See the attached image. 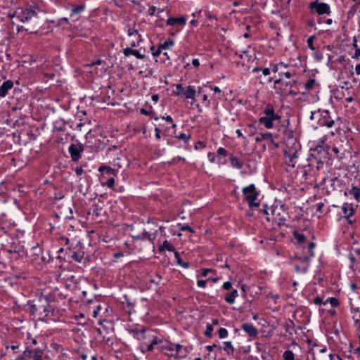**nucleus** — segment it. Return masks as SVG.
I'll return each instance as SVG.
<instances>
[{"instance_id":"1","label":"nucleus","mask_w":360,"mask_h":360,"mask_svg":"<svg viewBox=\"0 0 360 360\" xmlns=\"http://www.w3.org/2000/svg\"><path fill=\"white\" fill-rule=\"evenodd\" d=\"M283 140L284 142L283 153L285 158H288V165L295 167V159L298 158V151L300 150V144L293 136L292 131L283 127Z\"/></svg>"},{"instance_id":"2","label":"nucleus","mask_w":360,"mask_h":360,"mask_svg":"<svg viewBox=\"0 0 360 360\" xmlns=\"http://www.w3.org/2000/svg\"><path fill=\"white\" fill-rule=\"evenodd\" d=\"M38 10L34 6H26L25 8H18L12 13H8L11 18H16L22 22H29L30 20H37Z\"/></svg>"},{"instance_id":"3","label":"nucleus","mask_w":360,"mask_h":360,"mask_svg":"<svg viewBox=\"0 0 360 360\" xmlns=\"http://www.w3.org/2000/svg\"><path fill=\"white\" fill-rule=\"evenodd\" d=\"M287 79L284 77H278L274 82L276 93L283 97L296 94V92L292 90V86L296 83V79Z\"/></svg>"},{"instance_id":"4","label":"nucleus","mask_w":360,"mask_h":360,"mask_svg":"<svg viewBox=\"0 0 360 360\" xmlns=\"http://www.w3.org/2000/svg\"><path fill=\"white\" fill-rule=\"evenodd\" d=\"M244 200L247 201L248 206L252 207H258L259 202H257L259 195V191H257L255 184H252L242 189Z\"/></svg>"},{"instance_id":"5","label":"nucleus","mask_w":360,"mask_h":360,"mask_svg":"<svg viewBox=\"0 0 360 360\" xmlns=\"http://www.w3.org/2000/svg\"><path fill=\"white\" fill-rule=\"evenodd\" d=\"M264 117H261L259 120V123L263 124L266 128L271 129L273 127V122L279 120L281 116L274 112V108L271 105H266L264 110Z\"/></svg>"},{"instance_id":"6","label":"nucleus","mask_w":360,"mask_h":360,"mask_svg":"<svg viewBox=\"0 0 360 360\" xmlns=\"http://www.w3.org/2000/svg\"><path fill=\"white\" fill-rule=\"evenodd\" d=\"M36 302L40 314L48 316L50 313H53V309L50 304V298L49 296L41 295L38 299L36 300Z\"/></svg>"},{"instance_id":"7","label":"nucleus","mask_w":360,"mask_h":360,"mask_svg":"<svg viewBox=\"0 0 360 360\" xmlns=\"http://www.w3.org/2000/svg\"><path fill=\"white\" fill-rule=\"evenodd\" d=\"M288 65L283 63H279L271 65V71L274 73H278L279 77H284L290 79L294 75L295 71L293 69L289 70Z\"/></svg>"},{"instance_id":"8","label":"nucleus","mask_w":360,"mask_h":360,"mask_svg":"<svg viewBox=\"0 0 360 360\" xmlns=\"http://www.w3.org/2000/svg\"><path fill=\"white\" fill-rule=\"evenodd\" d=\"M84 150V145L80 143L77 144H71L68 148V152L70 155L72 160L74 162H77L80 159Z\"/></svg>"},{"instance_id":"9","label":"nucleus","mask_w":360,"mask_h":360,"mask_svg":"<svg viewBox=\"0 0 360 360\" xmlns=\"http://www.w3.org/2000/svg\"><path fill=\"white\" fill-rule=\"evenodd\" d=\"M42 355L43 351L36 348H27L22 354L24 359L27 360H42Z\"/></svg>"},{"instance_id":"10","label":"nucleus","mask_w":360,"mask_h":360,"mask_svg":"<svg viewBox=\"0 0 360 360\" xmlns=\"http://www.w3.org/2000/svg\"><path fill=\"white\" fill-rule=\"evenodd\" d=\"M318 112H320L318 124L322 127H331L334 124V120L330 117L329 111L326 110L320 112L319 110Z\"/></svg>"},{"instance_id":"11","label":"nucleus","mask_w":360,"mask_h":360,"mask_svg":"<svg viewBox=\"0 0 360 360\" xmlns=\"http://www.w3.org/2000/svg\"><path fill=\"white\" fill-rule=\"evenodd\" d=\"M30 25L28 27H25V26H18L17 31L19 32L20 31H25L27 32L30 33H37V29L40 27V20L39 19V17L37 16V21L35 20H30Z\"/></svg>"},{"instance_id":"12","label":"nucleus","mask_w":360,"mask_h":360,"mask_svg":"<svg viewBox=\"0 0 360 360\" xmlns=\"http://www.w3.org/2000/svg\"><path fill=\"white\" fill-rule=\"evenodd\" d=\"M332 11L330 6L324 2H319L316 0V15H330Z\"/></svg>"},{"instance_id":"13","label":"nucleus","mask_w":360,"mask_h":360,"mask_svg":"<svg viewBox=\"0 0 360 360\" xmlns=\"http://www.w3.org/2000/svg\"><path fill=\"white\" fill-rule=\"evenodd\" d=\"M164 131L167 136H170L172 137H176L179 139L183 140L184 143H187L191 138L190 134L181 133L179 135L176 134L175 129L171 130L169 127H167L164 129Z\"/></svg>"},{"instance_id":"14","label":"nucleus","mask_w":360,"mask_h":360,"mask_svg":"<svg viewBox=\"0 0 360 360\" xmlns=\"http://www.w3.org/2000/svg\"><path fill=\"white\" fill-rule=\"evenodd\" d=\"M157 349L168 356H174V344L172 342H168L165 345L158 346Z\"/></svg>"},{"instance_id":"15","label":"nucleus","mask_w":360,"mask_h":360,"mask_svg":"<svg viewBox=\"0 0 360 360\" xmlns=\"http://www.w3.org/2000/svg\"><path fill=\"white\" fill-rule=\"evenodd\" d=\"M241 328L250 336L257 337L258 335L257 329L254 326L252 323H245L242 324Z\"/></svg>"},{"instance_id":"16","label":"nucleus","mask_w":360,"mask_h":360,"mask_svg":"<svg viewBox=\"0 0 360 360\" xmlns=\"http://www.w3.org/2000/svg\"><path fill=\"white\" fill-rule=\"evenodd\" d=\"M328 302L330 304L331 307H335L339 304L338 300L335 297H328L326 301H323L321 297L316 296V305L321 306L323 304L326 306Z\"/></svg>"},{"instance_id":"17","label":"nucleus","mask_w":360,"mask_h":360,"mask_svg":"<svg viewBox=\"0 0 360 360\" xmlns=\"http://www.w3.org/2000/svg\"><path fill=\"white\" fill-rule=\"evenodd\" d=\"M195 93L196 91L194 86H188L184 87L181 95L184 96L186 99H191L193 103L195 101Z\"/></svg>"},{"instance_id":"18","label":"nucleus","mask_w":360,"mask_h":360,"mask_svg":"<svg viewBox=\"0 0 360 360\" xmlns=\"http://www.w3.org/2000/svg\"><path fill=\"white\" fill-rule=\"evenodd\" d=\"M13 86V82L12 80H6L0 85V97H5L8 91Z\"/></svg>"},{"instance_id":"19","label":"nucleus","mask_w":360,"mask_h":360,"mask_svg":"<svg viewBox=\"0 0 360 360\" xmlns=\"http://www.w3.org/2000/svg\"><path fill=\"white\" fill-rule=\"evenodd\" d=\"M272 220L275 221L278 226H282L285 224L286 221V217L285 215H281L276 209L272 210Z\"/></svg>"},{"instance_id":"20","label":"nucleus","mask_w":360,"mask_h":360,"mask_svg":"<svg viewBox=\"0 0 360 360\" xmlns=\"http://www.w3.org/2000/svg\"><path fill=\"white\" fill-rule=\"evenodd\" d=\"M330 146L328 145H324L323 141H320V143L316 145V153L321 154L323 158H326L327 155L329 154Z\"/></svg>"},{"instance_id":"21","label":"nucleus","mask_w":360,"mask_h":360,"mask_svg":"<svg viewBox=\"0 0 360 360\" xmlns=\"http://www.w3.org/2000/svg\"><path fill=\"white\" fill-rule=\"evenodd\" d=\"M150 339H151V342L149 345H146L145 343L143 344V345L146 346L147 352H152L154 349L155 345L160 346L159 345H161L163 342L162 339L154 335H152Z\"/></svg>"},{"instance_id":"22","label":"nucleus","mask_w":360,"mask_h":360,"mask_svg":"<svg viewBox=\"0 0 360 360\" xmlns=\"http://www.w3.org/2000/svg\"><path fill=\"white\" fill-rule=\"evenodd\" d=\"M186 18L181 16L179 18H169L166 23L168 25L173 26L174 25H184L186 24Z\"/></svg>"},{"instance_id":"23","label":"nucleus","mask_w":360,"mask_h":360,"mask_svg":"<svg viewBox=\"0 0 360 360\" xmlns=\"http://www.w3.org/2000/svg\"><path fill=\"white\" fill-rule=\"evenodd\" d=\"M123 53L125 56L133 55L138 59H143L145 58L144 54H141L138 50H134L129 47L124 49L123 50Z\"/></svg>"},{"instance_id":"24","label":"nucleus","mask_w":360,"mask_h":360,"mask_svg":"<svg viewBox=\"0 0 360 360\" xmlns=\"http://www.w3.org/2000/svg\"><path fill=\"white\" fill-rule=\"evenodd\" d=\"M342 210L344 214V217L349 219L354 213V210L351 204L344 203L342 207Z\"/></svg>"},{"instance_id":"25","label":"nucleus","mask_w":360,"mask_h":360,"mask_svg":"<svg viewBox=\"0 0 360 360\" xmlns=\"http://www.w3.org/2000/svg\"><path fill=\"white\" fill-rule=\"evenodd\" d=\"M352 319L354 320V326L360 328V309L359 308L352 309Z\"/></svg>"},{"instance_id":"26","label":"nucleus","mask_w":360,"mask_h":360,"mask_svg":"<svg viewBox=\"0 0 360 360\" xmlns=\"http://www.w3.org/2000/svg\"><path fill=\"white\" fill-rule=\"evenodd\" d=\"M310 259L308 257H303V264L301 266H298V265H296L295 266V271L296 272L299 273V272H302V273H304L307 271V267H308V263L309 262Z\"/></svg>"},{"instance_id":"27","label":"nucleus","mask_w":360,"mask_h":360,"mask_svg":"<svg viewBox=\"0 0 360 360\" xmlns=\"http://www.w3.org/2000/svg\"><path fill=\"white\" fill-rule=\"evenodd\" d=\"M238 296V292L237 290H232L230 293L226 294L225 297V301L229 304H232L235 302V299Z\"/></svg>"},{"instance_id":"28","label":"nucleus","mask_w":360,"mask_h":360,"mask_svg":"<svg viewBox=\"0 0 360 360\" xmlns=\"http://www.w3.org/2000/svg\"><path fill=\"white\" fill-rule=\"evenodd\" d=\"M98 171L100 172H105L108 174L116 176L117 174V170L110 167V166L102 165L98 168Z\"/></svg>"},{"instance_id":"29","label":"nucleus","mask_w":360,"mask_h":360,"mask_svg":"<svg viewBox=\"0 0 360 360\" xmlns=\"http://www.w3.org/2000/svg\"><path fill=\"white\" fill-rule=\"evenodd\" d=\"M349 194L353 195L356 201L360 202V188L352 185V188L349 191Z\"/></svg>"},{"instance_id":"30","label":"nucleus","mask_w":360,"mask_h":360,"mask_svg":"<svg viewBox=\"0 0 360 360\" xmlns=\"http://www.w3.org/2000/svg\"><path fill=\"white\" fill-rule=\"evenodd\" d=\"M230 163H231V165L233 167V168H236V169H241L243 167V163H241L238 159L237 158V157L234 156L233 155H231L230 156Z\"/></svg>"},{"instance_id":"31","label":"nucleus","mask_w":360,"mask_h":360,"mask_svg":"<svg viewBox=\"0 0 360 360\" xmlns=\"http://www.w3.org/2000/svg\"><path fill=\"white\" fill-rule=\"evenodd\" d=\"M165 250L172 252L174 251V247L168 240H165L162 245L159 247V251L162 252Z\"/></svg>"},{"instance_id":"32","label":"nucleus","mask_w":360,"mask_h":360,"mask_svg":"<svg viewBox=\"0 0 360 360\" xmlns=\"http://www.w3.org/2000/svg\"><path fill=\"white\" fill-rule=\"evenodd\" d=\"M156 238V233H150L147 231H144L141 233V240H148L150 241H153Z\"/></svg>"},{"instance_id":"33","label":"nucleus","mask_w":360,"mask_h":360,"mask_svg":"<svg viewBox=\"0 0 360 360\" xmlns=\"http://www.w3.org/2000/svg\"><path fill=\"white\" fill-rule=\"evenodd\" d=\"M224 350L228 355H232L234 353L235 349L231 342L230 341H226L224 342Z\"/></svg>"},{"instance_id":"34","label":"nucleus","mask_w":360,"mask_h":360,"mask_svg":"<svg viewBox=\"0 0 360 360\" xmlns=\"http://www.w3.org/2000/svg\"><path fill=\"white\" fill-rule=\"evenodd\" d=\"M86 5L85 4H81L80 5H78L71 10V16L75 14H79L82 12H83L85 10Z\"/></svg>"},{"instance_id":"35","label":"nucleus","mask_w":360,"mask_h":360,"mask_svg":"<svg viewBox=\"0 0 360 360\" xmlns=\"http://www.w3.org/2000/svg\"><path fill=\"white\" fill-rule=\"evenodd\" d=\"M293 236H294V238L299 243H303L306 240L305 236L303 233H300V232H298L297 231L293 232Z\"/></svg>"},{"instance_id":"36","label":"nucleus","mask_w":360,"mask_h":360,"mask_svg":"<svg viewBox=\"0 0 360 360\" xmlns=\"http://www.w3.org/2000/svg\"><path fill=\"white\" fill-rule=\"evenodd\" d=\"M149 332L146 328H142L141 329V334L139 336L138 340H144L146 339H150L152 335L148 333Z\"/></svg>"},{"instance_id":"37","label":"nucleus","mask_w":360,"mask_h":360,"mask_svg":"<svg viewBox=\"0 0 360 360\" xmlns=\"http://www.w3.org/2000/svg\"><path fill=\"white\" fill-rule=\"evenodd\" d=\"M29 311L31 314H34L35 313L39 312L38 307H37V304L36 300H33L32 302H29Z\"/></svg>"},{"instance_id":"38","label":"nucleus","mask_w":360,"mask_h":360,"mask_svg":"<svg viewBox=\"0 0 360 360\" xmlns=\"http://www.w3.org/2000/svg\"><path fill=\"white\" fill-rule=\"evenodd\" d=\"M161 279L162 276L160 274H156L154 276H150L149 281L150 283L154 284L155 285H158L160 283Z\"/></svg>"},{"instance_id":"39","label":"nucleus","mask_w":360,"mask_h":360,"mask_svg":"<svg viewBox=\"0 0 360 360\" xmlns=\"http://www.w3.org/2000/svg\"><path fill=\"white\" fill-rule=\"evenodd\" d=\"M315 84V79H309L305 84H304V89L305 91L302 92L303 94H306L307 91L309 89H312Z\"/></svg>"},{"instance_id":"40","label":"nucleus","mask_w":360,"mask_h":360,"mask_svg":"<svg viewBox=\"0 0 360 360\" xmlns=\"http://www.w3.org/2000/svg\"><path fill=\"white\" fill-rule=\"evenodd\" d=\"M316 22L319 24L326 23L327 25H331L333 20L331 18H326V17L319 15V17L316 19Z\"/></svg>"},{"instance_id":"41","label":"nucleus","mask_w":360,"mask_h":360,"mask_svg":"<svg viewBox=\"0 0 360 360\" xmlns=\"http://www.w3.org/2000/svg\"><path fill=\"white\" fill-rule=\"evenodd\" d=\"M72 258L76 262H81L84 258L83 253L73 252Z\"/></svg>"},{"instance_id":"42","label":"nucleus","mask_w":360,"mask_h":360,"mask_svg":"<svg viewBox=\"0 0 360 360\" xmlns=\"http://www.w3.org/2000/svg\"><path fill=\"white\" fill-rule=\"evenodd\" d=\"M284 360H294V354L290 350H286L283 353Z\"/></svg>"},{"instance_id":"43","label":"nucleus","mask_w":360,"mask_h":360,"mask_svg":"<svg viewBox=\"0 0 360 360\" xmlns=\"http://www.w3.org/2000/svg\"><path fill=\"white\" fill-rule=\"evenodd\" d=\"M174 45L173 41H165L164 43L160 44V49L166 50L168 49L170 46Z\"/></svg>"},{"instance_id":"44","label":"nucleus","mask_w":360,"mask_h":360,"mask_svg":"<svg viewBox=\"0 0 360 360\" xmlns=\"http://www.w3.org/2000/svg\"><path fill=\"white\" fill-rule=\"evenodd\" d=\"M162 120H165L168 124H171L172 129H174L176 127V124L173 122V119L171 116L167 115L166 117H162Z\"/></svg>"},{"instance_id":"45","label":"nucleus","mask_w":360,"mask_h":360,"mask_svg":"<svg viewBox=\"0 0 360 360\" xmlns=\"http://www.w3.org/2000/svg\"><path fill=\"white\" fill-rule=\"evenodd\" d=\"M213 327L211 324H207L204 335L207 338H211L212 336Z\"/></svg>"},{"instance_id":"46","label":"nucleus","mask_w":360,"mask_h":360,"mask_svg":"<svg viewBox=\"0 0 360 360\" xmlns=\"http://www.w3.org/2000/svg\"><path fill=\"white\" fill-rule=\"evenodd\" d=\"M129 332L131 335H133L134 338L137 340L139 338V335L141 334V329L135 328L129 330Z\"/></svg>"},{"instance_id":"47","label":"nucleus","mask_w":360,"mask_h":360,"mask_svg":"<svg viewBox=\"0 0 360 360\" xmlns=\"http://www.w3.org/2000/svg\"><path fill=\"white\" fill-rule=\"evenodd\" d=\"M263 140L269 141L270 143H274V139L273 135L271 133L266 132V133H262Z\"/></svg>"},{"instance_id":"48","label":"nucleus","mask_w":360,"mask_h":360,"mask_svg":"<svg viewBox=\"0 0 360 360\" xmlns=\"http://www.w3.org/2000/svg\"><path fill=\"white\" fill-rule=\"evenodd\" d=\"M219 338H225L228 336V330L224 328H220L218 331Z\"/></svg>"},{"instance_id":"49","label":"nucleus","mask_w":360,"mask_h":360,"mask_svg":"<svg viewBox=\"0 0 360 360\" xmlns=\"http://www.w3.org/2000/svg\"><path fill=\"white\" fill-rule=\"evenodd\" d=\"M176 90L174 91V94L176 96H180L182 94L184 87L181 84H177L176 86Z\"/></svg>"},{"instance_id":"50","label":"nucleus","mask_w":360,"mask_h":360,"mask_svg":"<svg viewBox=\"0 0 360 360\" xmlns=\"http://www.w3.org/2000/svg\"><path fill=\"white\" fill-rule=\"evenodd\" d=\"M217 154L219 157H226L227 155V150L225 148L220 147L217 149Z\"/></svg>"},{"instance_id":"51","label":"nucleus","mask_w":360,"mask_h":360,"mask_svg":"<svg viewBox=\"0 0 360 360\" xmlns=\"http://www.w3.org/2000/svg\"><path fill=\"white\" fill-rule=\"evenodd\" d=\"M92 213L94 215L98 217L100 215V212L101 210V208L98 207L96 205H93L92 206Z\"/></svg>"},{"instance_id":"52","label":"nucleus","mask_w":360,"mask_h":360,"mask_svg":"<svg viewBox=\"0 0 360 360\" xmlns=\"http://www.w3.org/2000/svg\"><path fill=\"white\" fill-rule=\"evenodd\" d=\"M177 265L182 266L184 269H187L189 267V263L184 262L181 258L179 259L176 262Z\"/></svg>"},{"instance_id":"53","label":"nucleus","mask_w":360,"mask_h":360,"mask_svg":"<svg viewBox=\"0 0 360 360\" xmlns=\"http://www.w3.org/2000/svg\"><path fill=\"white\" fill-rule=\"evenodd\" d=\"M315 38V36L314 35H312L308 39H307V44H308V46L311 49V50H314L315 49V47L314 46V39Z\"/></svg>"},{"instance_id":"54","label":"nucleus","mask_w":360,"mask_h":360,"mask_svg":"<svg viewBox=\"0 0 360 360\" xmlns=\"http://www.w3.org/2000/svg\"><path fill=\"white\" fill-rule=\"evenodd\" d=\"M104 185L107 186L110 188H112L114 187V185H115V179H114V177H111L109 179H108Z\"/></svg>"},{"instance_id":"55","label":"nucleus","mask_w":360,"mask_h":360,"mask_svg":"<svg viewBox=\"0 0 360 360\" xmlns=\"http://www.w3.org/2000/svg\"><path fill=\"white\" fill-rule=\"evenodd\" d=\"M179 225H180V228H179L180 231H188L191 233L193 232V229L190 226L186 225V224H184V225L179 224Z\"/></svg>"},{"instance_id":"56","label":"nucleus","mask_w":360,"mask_h":360,"mask_svg":"<svg viewBox=\"0 0 360 360\" xmlns=\"http://www.w3.org/2000/svg\"><path fill=\"white\" fill-rule=\"evenodd\" d=\"M324 207L323 202H319L316 204V212H319L321 214H323L324 212V210H323V207Z\"/></svg>"},{"instance_id":"57","label":"nucleus","mask_w":360,"mask_h":360,"mask_svg":"<svg viewBox=\"0 0 360 360\" xmlns=\"http://www.w3.org/2000/svg\"><path fill=\"white\" fill-rule=\"evenodd\" d=\"M127 33L129 36H132L134 34H138V30L134 27H129L127 30Z\"/></svg>"},{"instance_id":"58","label":"nucleus","mask_w":360,"mask_h":360,"mask_svg":"<svg viewBox=\"0 0 360 360\" xmlns=\"http://www.w3.org/2000/svg\"><path fill=\"white\" fill-rule=\"evenodd\" d=\"M205 16L207 18H208L210 20H212V19L217 20V16L214 14H212L210 11H205Z\"/></svg>"},{"instance_id":"59","label":"nucleus","mask_w":360,"mask_h":360,"mask_svg":"<svg viewBox=\"0 0 360 360\" xmlns=\"http://www.w3.org/2000/svg\"><path fill=\"white\" fill-rule=\"evenodd\" d=\"M197 284L198 287L204 288L206 286L207 280H198Z\"/></svg>"},{"instance_id":"60","label":"nucleus","mask_w":360,"mask_h":360,"mask_svg":"<svg viewBox=\"0 0 360 360\" xmlns=\"http://www.w3.org/2000/svg\"><path fill=\"white\" fill-rule=\"evenodd\" d=\"M63 23L69 24V20L68 18H62L58 20V25H61Z\"/></svg>"},{"instance_id":"61","label":"nucleus","mask_w":360,"mask_h":360,"mask_svg":"<svg viewBox=\"0 0 360 360\" xmlns=\"http://www.w3.org/2000/svg\"><path fill=\"white\" fill-rule=\"evenodd\" d=\"M268 0H257L256 3L259 4L262 8H264L267 4Z\"/></svg>"},{"instance_id":"62","label":"nucleus","mask_w":360,"mask_h":360,"mask_svg":"<svg viewBox=\"0 0 360 360\" xmlns=\"http://www.w3.org/2000/svg\"><path fill=\"white\" fill-rule=\"evenodd\" d=\"M232 288V284L229 281H226L223 284V288L226 290H229Z\"/></svg>"},{"instance_id":"63","label":"nucleus","mask_w":360,"mask_h":360,"mask_svg":"<svg viewBox=\"0 0 360 360\" xmlns=\"http://www.w3.org/2000/svg\"><path fill=\"white\" fill-rule=\"evenodd\" d=\"M213 270L212 269H202L201 275L204 277H206L210 272H212Z\"/></svg>"},{"instance_id":"64","label":"nucleus","mask_w":360,"mask_h":360,"mask_svg":"<svg viewBox=\"0 0 360 360\" xmlns=\"http://www.w3.org/2000/svg\"><path fill=\"white\" fill-rule=\"evenodd\" d=\"M360 57V48L355 49L354 54L352 56V58L358 59Z\"/></svg>"}]
</instances>
